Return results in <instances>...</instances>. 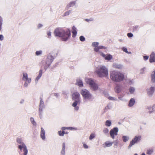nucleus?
Masks as SVG:
<instances>
[{"instance_id": "nucleus-1", "label": "nucleus", "mask_w": 155, "mask_h": 155, "mask_svg": "<svg viewBox=\"0 0 155 155\" xmlns=\"http://www.w3.org/2000/svg\"><path fill=\"white\" fill-rule=\"evenodd\" d=\"M55 36L61 37L64 41H67L71 35L70 31L68 29L63 30L61 28H56L54 31Z\"/></svg>"}, {"instance_id": "nucleus-2", "label": "nucleus", "mask_w": 155, "mask_h": 155, "mask_svg": "<svg viewBox=\"0 0 155 155\" xmlns=\"http://www.w3.org/2000/svg\"><path fill=\"white\" fill-rule=\"evenodd\" d=\"M97 76L100 78H107L108 76V70L107 68L104 65L98 66L95 71Z\"/></svg>"}, {"instance_id": "nucleus-3", "label": "nucleus", "mask_w": 155, "mask_h": 155, "mask_svg": "<svg viewBox=\"0 0 155 155\" xmlns=\"http://www.w3.org/2000/svg\"><path fill=\"white\" fill-rule=\"evenodd\" d=\"M110 78L113 81L119 82L124 79V76L122 73L113 71L110 72Z\"/></svg>"}, {"instance_id": "nucleus-4", "label": "nucleus", "mask_w": 155, "mask_h": 155, "mask_svg": "<svg viewBox=\"0 0 155 155\" xmlns=\"http://www.w3.org/2000/svg\"><path fill=\"white\" fill-rule=\"evenodd\" d=\"M85 81L88 84L91 90L93 91H96L99 89L97 81L91 78H86Z\"/></svg>"}, {"instance_id": "nucleus-5", "label": "nucleus", "mask_w": 155, "mask_h": 155, "mask_svg": "<svg viewBox=\"0 0 155 155\" xmlns=\"http://www.w3.org/2000/svg\"><path fill=\"white\" fill-rule=\"evenodd\" d=\"M80 93L85 100L92 101L94 99L92 94L86 89H82L80 91Z\"/></svg>"}, {"instance_id": "nucleus-6", "label": "nucleus", "mask_w": 155, "mask_h": 155, "mask_svg": "<svg viewBox=\"0 0 155 155\" xmlns=\"http://www.w3.org/2000/svg\"><path fill=\"white\" fill-rule=\"evenodd\" d=\"M17 141L18 143V148L21 151H22V150L27 148V146L21 139L18 138L17 139Z\"/></svg>"}, {"instance_id": "nucleus-7", "label": "nucleus", "mask_w": 155, "mask_h": 155, "mask_svg": "<svg viewBox=\"0 0 155 155\" xmlns=\"http://www.w3.org/2000/svg\"><path fill=\"white\" fill-rule=\"evenodd\" d=\"M141 139V136L139 135L138 136H135L134 138L132 139V140L130 141L129 147H130L134 145L135 143H137L139 142Z\"/></svg>"}, {"instance_id": "nucleus-8", "label": "nucleus", "mask_w": 155, "mask_h": 155, "mask_svg": "<svg viewBox=\"0 0 155 155\" xmlns=\"http://www.w3.org/2000/svg\"><path fill=\"white\" fill-rule=\"evenodd\" d=\"M72 98L74 101H81L80 96L79 93L77 92H74L72 95Z\"/></svg>"}, {"instance_id": "nucleus-9", "label": "nucleus", "mask_w": 155, "mask_h": 155, "mask_svg": "<svg viewBox=\"0 0 155 155\" xmlns=\"http://www.w3.org/2000/svg\"><path fill=\"white\" fill-rule=\"evenodd\" d=\"M118 131V128L117 127H114L113 129L111 130L110 133L111 137L114 139L115 138V136L117 135V132Z\"/></svg>"}, {"instance_id": "nucleus-10", "label": "nucleus", "mask_w": 155, "mask_h": 155, "mask_svg": "<svg viewBox=\"0 0 155 155\" xmlns=\"http://www.w3.org/2000/svg\"><path fill=\"white\" fill-rule=\"evenodd\" d=\"M100 55L104 57L106 60H110L112 58V56L110 54H105L101 52H99Z\"/></svg>"}, {"instance_id": "nucleus-11", "label": "nucleus", "mask_w": 155, "mask_h": 155, "mask_svg": "<svg viewBox=\"0 0 155 155\" xmlns=\"http://www.w3.org/2000/svg\"><path fill=\"white\" fill-rule=\"evenodd\" d=\"M23 75L22 80L25 82H27L28 83H30L31 82V78H28V74L26 72H23Z\"/></svg>"}, {"instance_id": "nucleus-12", "label": "nucleus", "mask_w": 155, "mask_h": 155, "mask_svg": "<svg viewBox=\"0 0 155 155\" xmlns=\"http://www.w3.org/2000/svg\"><path fill=\"white\" fill-rule=\"evenodd\" d=\"M44 107V105L43 101L42 99H41L40 105L39 106V111L40 113V117L41 118L42 113V109Z\"/></svg>"}, {"instance_id": "nucleus-13", "label": "nucleus", "mask_w": 155, "mask_h": 155, "mask_svg": "<svg viewBox=\"0 0 155 155\" xmlns=\"http://www.w3.org/2000/svg\"><path fill=\"white\" fill-rule=\"evenodd\" d=\"M155 91V87H151L147 89V91L148 95L149 96H151Z\"/></svg>"}, {"instance_id": "nucleus-14", "label": "nucleus", "mask_w": 155, "mask_h": 155, "mask_svg": "<svg viewBox=\"0 0 155 155\" xmlns=\"http://www.w3.org/2000/svg\"><path fill=\"white\" fill-rule=\"evenodd\" d=\"M81 102L80 101H74L72 103V106L74 107V110L77 111L79 108V107L78 105H79Z\"/></svg>"}, {"instance_id": "nucleus-15", "label": "nucleus", "mask_w": 155, "mask_h": 155, "mask_svg": "<svg viewBox=\"0 0 155 155\" xmlns=\"http://www.w3.org/2000/svg\"><path fill=\"white\" fill-rule=\"evenodd\" d=\"M113 143V142H111L109 141H106L103 144V146L104 148L109 147L112 146Z\"/></svg>"}, {"instance_id": "nucleus-16", "label": "nucleus", "mask_w": 155, "mask_h": 155, "mask_svg": "<svg viewBox=\"0 0 155 155\" xmlns=\"http://www.w3.org/2000/svg\"><path fill=\"white\" fill-rule=\"evenodd\" d=\"M45 130L42 127L41 128V131L40 132V136L41 138L43 140H45Z\"/></svg>"}, {"instance_id": "nucleus-17", "label": "nucleus", "mask_w": 155, "mask_h": 155, "mask_svg": "<svg viewBox=\"0 0 155 155\" xmlns=\"http://www.w3.org/2000/svg\"><path fill=\"white\" fill-rule=\"evenodd\" d=\"M150 62L151 63L155 62V54L154 52H152L150 55Z\"/></svg>"}, {"instance_id": "nucleus-18", "label": "nucleus", "mask_w": 155, "mask_h": 155, "mask_svg": "<svg viewBox=\"0 0 155 155\" xmlns=\"http://www.w3.org/2000/svg\"><path fill=\"white\" fill-rule=\"evenodd\" d=\"M135 103V100L134 98H131L129 101L128 106L129 107H132L134 106Z\"/></svg>"}, {"instance_id": "nucleus-19", "label": "nucleus", "mask_w": 155, "mask_h": 155, "mask_svg": "<svg viewBox=\"0 0 155 155\" xmlns=\"http://www.w3.org/2000/svg\"><path fill=\"white\" fill-rule=\"evenodd\" d=\"M114 90L116 93H119L121 91V86L119 84L117 85L115 87Z\"/></svg>"}, {"instance_id": "nucleus-20", "label": "nucleus", "mask_w": 155, "mask_h": 155, "mask_svg": "<svg viewBox=\"0 0 155 155\" xmlns=\"http://www.w3.org/2000/svg\"><path fill=\"white\" fill-rule=\"evenodd\" d=\"M72 33L73 34L72 36L73 37H75L76 36L77 34V31L76 28L73 26L72 28Z\"/></svg>"}, {"instance_id": "nucleus-21", "label": "nucleus", "mask_w": 155, "mask_h": 155, "mask_svg": "<svg viewBox=\"0 0 155 155\" xmlns=\"http://www.w3.org/2000/svg\"><path fill=\"white\" fill-rule=\"evenodd\" d=\"M42 70H40L39 71V74L38 76L36 77L35 79V82L36 83H37L38 82V80L40 79V78L42 76Z\"/></svg>"}, {"instance_id": "nucleus-22", "label": "nucleus", "mask_w": 155, "mask_h": 155, "mask_svg": "<svg viewBox=\"0 0 155 155\" xmlns=\"http://www.w3.org/2000/svg\"><path fill=\"white\" fill-rule=\"evenodd\" d=\"M99 45V43L98 42H94L92 43V46L94 47V51H97L98 45Z\"/></svg>"}, {"instance_id": "nucleus-23", "label": "nucleus", "mask_w": 155, "mask_h": 155, "mask_svg": "<svg viewBox=\"0 0 155 155\" xmlns=\"http://www.w3.org/2000/svg\"><path fill=\"white\" fill-rule=\"evenodd\" d=\"M114 68L118 69H121L123 67V66L121 64L114 63L113 64Z\"/></svg>"}, {"instance_id": "nucleus-24", "label": "nucleus", "mask_w": 155, "mask_h": 155, "mask_svg": "<svg viewBox=\"0 0 155 155\" xmlns=\"http://www.w3.org/2000/svg\"><path fill=\"white\" fill-rule=\"evenodd\" d=\"M76 2L75 1H73L71 2L66 6V8L67 9H68L69 8L72 7L74 6Z\"/></svg>"}, {"instance_id": "nucleus-25", "label": "nucleus", "mask_w": 155, "mask_h": 155, "mask_svg": "<svg viewBox=\"0 0 155 155\" xmlns=\"http://www.w3.org/2000/svg\"><path fill=\"white\" fill-rule=\"evenodd\" d=\"M76 84L80 87H82L83 86L82 81L80 79H78L77 80Z\"/></svg>"}, {"instance_id": "nucleus-26", "label": "nucleus", "mask_w": 155, "mask_h": 155, "mask_svg": "<svg viewBox=\"0 0 155 155\" xmlns=\"http://www.w3.org/2000/svg\"><path fill=\"white\" fill-rule=\"evenodd\" d=\"M151 81L153 83L155 82V71H153L151 75Z\"/></svg>"}, {"instance_id": "nucleus-27", "label": "nucleus", "mask_w": 155, "mask_h": 155, "mask_svg": "<svg viewBox=\"0 0 155 155\" xmlns=\"http://www.w3.org/2000/svg\"><path fill=\"white\" fill-rule=\"evenodd\" d=\"M21 152H23V153L21 154V155H27L28 152L27 148L22 150Z\"/></svg>"}, {"instance_id": "nucleus-28", "label": "nucleus", "mask_w": 155, "mask_h": 155, "mask_svg": "<svg viewBox=\"0 0 155 155\" xmlns=\"http://www.w3.org/2000/svg\"><path fill=\"white\" fill-rule=\"evenodd\" d=\"M111 124V121L110 120H107L105 122V125L106 127H110Z\"/></svg>"}, {"instance_id": "nucleus-29", "label": "nucleus", "mask_w": 155, "mask_h": 155, "mask_svg": "<svg viewBox=\"0 0 155 155\" xmlns=\"http://www.w3.org/2000/svg\"><path fill=\"white\" fill-rule=\"evenodd\" d=\"M122 139L124 142H126L129 140V137L127 136H124L122 137Z\"/></svg>"}, {"instance_id": "nucleus-30", "label": "nucleus", "mask_w": 155, "mask_h": 155, "mask_svg": "<svg viewBox=\"0 0 155 155\" xmlns=\"http://www.w3.org/2000/svg\"><path fill=\"white\" fill-rule=\"evenodd\" d=\"M52 60L51 59L47 58L46 61V63L49 66L51 63Z\"/></svg>"}, {"instance_id": "nucleus-31", "label": "nucleus", "mask_w": 155, "mask_h": 155, "mask_svg": "<svg viewBox=\"0 0 155 155\" xmlns=\"http://www.w3.org/2000/svg\"><path fill=\"white\" fill-rule=\"evenodd\" d=\"M129 91L131 94H133L135 91V88L133 87H130L129 89Z\"/></svg>"}, {"instance_id": "nucleus-32", "label": "nucleus", "mask_w": 155, "mask_h": 155, "mask_svg": "<svg viewBox=\"0 0 155 155\" xmlns=\"http://www.w3.org/2000/svg\"><path fill=\"white\" fill-rule=\"evenodd\" d=\"M109 131V130L107 128H104L103 129V131L104 133L105 134H108Z\"/></svg>"}, {"instance_id": "nucleus-33", "label": "nucleus", "mask_w": 155, "mask_h": 155, "mask_svg": "<svg viewBox=\"0 0 155 155\" xmlns=\"http://www.w3.org/2000/svg\"><path fill=\"white\" fill-rule=\"evenodd\" d=\"M30 120H31V123H32V124L36 126V123L34 119L33 118H32V117L31 118H30Z\"/></svg>"}, {"instance_id": "nucleus-34", "label": "nucleus", "mask_w": 155, "mask_h": 155, "mask_svg": "<svg viewBox=\"0 0 155 155\" xmlns=\"http://www.w3.org/2000/svg\"><path fill=\"white\" fill-rule=\"evenodd\" d=\"M122 49L127 54H130L131 53L130 52H129L128 51L127 48L125 47H123L122 48Z\"/></svg>"}, {"instance_id": "nucleus-35", "label": "nucleus", "mask_w": 155, "mask_h": 155, "mask_svg": "<svg viewBox=\"0 0 155 155\" xmlns=\"http://www.w3.org/2000/svg\"><path fill=\"white\" fill-rule=\"evenodd\" d=\"M145 68H146L145 67L141 68L140 70V74H144V71Z\"/></svg>"}, {"instance_id": "nucleus-36", "label": "nucleus", "mask_w": 155, "mask_h": 155, "mask_svg": "<svg viewBox=\"0 0 155 155\" xmlns=\"http://www.w3.org/2000/svg\"><path fill=\"white\" fill-rule=\"evenodd\" d=\"M106 48V47H104L102 46H98V47L97 51H96V52H99H99H100V51H99V49H105Z\"/></svg>"}, {"instance_id": "nucleus-37", "label": "nucleus", "mask_w": 155, "mask_h": 155, "mask_svg": "<svg viewBox=\"0 0 155 155\" xmlns=\"http://www.w3.org/2000/svg\"><path fill=\"white\" fill-rule=\"evenodd\" d=\"M71 10H69L68 11L66 12L64 14V16H66L69 15V14L71 12Z\"/></svg>"}, {"instance_id": "nucleus-38", "label": "nucleus", "mask_w": 155, "mask_h": 155, "mask_svg": "<svg viewBox=\"0 0 155 155\" xmlns=\"http://www.w3.org/2000/svg\"><path fill=\"white\" fill-rule=\"evenodd\" d=\"M95 137V135L93 134H91L90 135L89 137V140H92Z\"/></svg>"}, {"instance_id": "nucleus-39", "label": "nucleus", "mask_w": 155, "mask_h": 155, "mask_svg": "<svg viewBox=\"0 0 155 155\" xmlns=\"http://www.w3.org/2000/svg\"><path fill=\"white\" fill-rule=\"evenodd\" d=\"M3 19L0 16V31L2 29V24Z\"/></svg>"}, {"instance_id": "nucleus-40", "label": "nucleus", "mask_w": 155, "mask_h": 155, "mask_svg": "<svg viewBox=\"0 0 155 155\" xmlns=\"http://www.w3.org/2000/svg\"><path fill=\"white\" fill-rule=\"evenodd\" d=\"M42 53V51H37L35 52L36 55L37 56L41 54Z\"/></svg>"}, {"instance_id": "nucleus-41", "label": "nucleus", "mask_w": 155, "mask_h": 155, "mask_svg": "<svg viewBox=\"0 0 155 155\" xmlns=\"http://www.w3.org/2000/svg\"><path fill=\"white\" fill-rule=\"evenodd\" d=\"M108 99L110 100H112V101H117V99L116 97H108Z\"/></svg>"}, {"instance_id": "nucleus-42", "label": "nucleus", "mask_w": 155, "mask_h": 155, "mask_svg": "<svg viewBox=\"0 0 155 155\" xmlns=\"http://www.w3.org/2000/svg\"><path fill=\"white\" fill-rule=\"evenodd\" d=\"M80 40L81 41H85V38L83 36H81L80 37Z\"/></svg>"}, {"instance_id": "nucleus-43", "label": "nucleus", "mask_w": 155, "mask_h": 155, "mask_svg": "<svg viewBox=\"0 0 155 155\" xmlns=\"http://www.w3.org/2000/svg\"><path fill=\"white\" fill-rule=\"evenodd\" d=\"M155 105L153 106L152 107V110H150L149 111L150 113H151L155 111Z\"/></svg>"}, {"instance_id": "nucleus-44", "label": "nucleus", "mask_w": 155, "mask_h": 155, "mask_svg": "<svg viewBox=\"0 0 155 155\" xmlns=\"http://www.w3.org/2000/svg\"><path fill=\"white\" fill-rule=\"evenodd\" d=\"M153 152V150L152 149H149L147 150V153L148 154H151Z\"/></svg>"}, {"instance_id": "nucleus-45", "label": "nucleus", "mask_w": 155, "mask_h": 155, "mask_svg": "<svg viewBox=\"0 0 155 155\" xmlns=\"http://www.w3.org/2000/svg\"><path fill=\"white\" fill-rule=\"evenodd\" d=\"M127 36L129 38H131L133 37V35L131 33H129L127 34Z\"/></svg>"}, {"instance_id": "nucleus-46", "label": "nucleus", "mask_w": 155, "mask_h": 155, "mask_svg": "<svg viewBox=\"0 0 155 155\" xmlns=\"http://www.w3.org/2000/svg\"><path fill=\"white\" fill-rule=\"evenodd\" d=\"M68 130H77V128L76 127H68Z\"/></svg>"}, {"instance_id": "nucleus-47", "label": "nucleus", "mask_w": 155, "mask_h": 155, "mask_svg": "<svg viewBox=\"0 0 155 155\" xmlns=\"http://www.w3.org/2000/svg\"><path fill=\"white\" fill-rule=\"evenodd\" d=\"M83 147L84 148L87 149L88 148V146L86 144H85L84 143H83Z\"/></svg>"}, {"instance_id": "nucleus-48", "label": "nucleus", "mask_w": 155, "mask_h": 155, "mask_svg": "<svg viewBox=\"0 0 155 155\" xmlns=\"http://www.w3.org/2000/svg\"><path fill=\"white\" fill-rule=\"evenodd\" d=\"M51 32L50 31H48L47 32V34L48 35V38H49L51 37Z\"/></svg>"}, {"instance_id": "nucleus-49", "label": "nucleus", "mask_w": 155, "mask_h": 155, "mask_svg": "<svg viewBox=\"0 0 155 155\" xmlns=\"http://www.w3.org/2000/svg\"><path fill=\"white\" fill-rule=\"evenodd\" d=\"M58 134L60 136H63L64 134V133H62L61 131H59L58 132Z\"/></svg>"}, {"instance_id": "nucleus-50", "label": "nucleus", "mask_w": 155, "mask_h": 155, "mask_svg": "<svg viewBox=\"0 0 155 155\" xmlns=\"http://www.w3.org/2000/svg\"><path fill=\"white\" fill-rule=\"evenodd\" d=\"M93 20H94L93 18H90L89 19H85V21L87 22H88L89 21H93Z\"/></svg>"}, {"instance_id": "nucleus-51", "label": "nucleus", "mask_w": 155, "mask_h": 155, "mask_svg": "<svg viewBox=\"0 0 155 155\" xmlns=\"http://www.w3.org/2000/svg\"><path fill=\"white\" fill-rule=\"evenodd\" d=\"M61 153L62 155H65V149H62Z\"/></svg>"}, {"instance_id": "nucleus-52", "label": "nucleus", "mask_w": 155, "mask_h": 155, "mask_svg": "<svg viewBox=\"0 0 155 155\" xmlns=\"http://www.w3.org/2000/svg\"><path fill=\"white\" fill-rule=\"evenodd\" d=\"M143 59L145 60H147L149 58V57L147 56H143Z\"/></svg>"}, {"instance_id": "nucleus-53", "label": "nucleus", "mask_w": 155, "mask_h": 155, "mask_svg": "<svg viewBox=\"0 0 155 155\" xmlns=\"http://www.w3.org/2000/svg\"><path fill=\"white\" fill-rule=\"evenodd\" d=\"M4 37L2 35H0V40L2 41L3 40Z\"/></svg>"}, {"instance_id": "nucleus-54", "label": "nucleus", "mask_w": 155, "mask_h": 155, "mask_svg": "<svg viewBox=\"0 0 155 155\" xmlns=\"http://www.w3.org/2000/svg\"><path fill=\"white\" fill-rule=\"evenodd\" d=\"M28 83L27 82H26L24 84V86L25 87H27L28 86Z\"/></svg>"}, {"instance_id": "nucleus-55", "label": "nucleus", "mask_w": 155, "mask_h": 155, "mask_svg": "<svg viewBox=\"0 0 155 155\" xmlns=\"http://www.w3.org/2000/svg\"><path fill=\"white\" fill-rule=\"evenodd\" d=\"M65 143L64 142L62 144V149H65Z\"/></svg>"}, {"instance_id": "nucleus-56", "label": "nucleus", "mask_w": 155, "mask_h": 155, "mask_svg": "<svg viewBox=\"0 0 155 155\" xmlns=\"http://www.w3.org/2000/svg\"><path fill=\"white\" fill-rule=\"evenodd\" d=\"M43 25L42 24H39L38 25V28H41L42 26Z\"/></svg>"}, {"instance_id": "nucleus-57", "label": "nucleus", "mask_w": 155, "mask_h": 155, "mask_svg": "<svg viewBox=\"0 0 155 155\" xmlns=\"http://www.w3.org/2000/svg\"><path fill=\"white\" fill-rule=\"evenodd\" d=\"M124 96H121V95L119 97H118L119 99H120V100L121 101H123V99L122 98V97H123Z\"/></svg>"}, {"instance_id": "nucleus-58", "label": "nucleus", "mask_w": 155, "mask_h": 155, "mask_svg": "<svg viewBox=\"0 0 155 155\" xmlns=\"http://www.w3.org/2000/svg\"><path fill=\"white\" fill-rule=\"evenodd\" d=\"M61 129L62 130H64L66 129L68 130V127H63L61 128Z\"/></svg>"}, {"instance_id": "nucleus-59", "label": "nucleus", "mask_w": 155, "mask_h": 155, "mask_svg": "<svg viewBox=\"0 0 155 155\" xmlns=\"http://www.w3.org/2000/svg\"><path fill=\"white\" fill-rule=\"evenodd\" d=\"M24 100H21L20 102V103L21 104H22L24 103Z\"/></svg>"}, {"instance_id": "nucleus-60", "label": "nucleus", "mask_w": 155, "mask_h": 155, "mask_svg": "<svg viewBox=\"0 0 155 155\" xmlns=\"http://www.w3.org/2000/svg\"><path fill=\"white\" fill-rule=\"evenodd\" d=\"M114 145H115V146H117V143H115V144H114Z\"/></svg>"}, {"instance_id": "nucleus-61", "label": "nucleus", "mask_w": 155, "mask_h": 155, "mask_svg": "<svg viewBox=\"0 0 155 155\" xmlns=\"http://www.w3.org/2000/svg\"><path fill=\"white\" fill-rule=\"evenodd\" d=\"M141 155H145V153H142Z\"/></svg>"}, {"instance_id": "nucleus-62", "label": "nucleus", "mask_w": 155, "mask_h": 155, "mask_svg": "<svg viewBox=\"0 0 155 155\" xmlns=\"http://www.w3.org/2000/svg\"><path fill=\"white\" fill-rule=\"evenodd\" d=\"M122 41V40H121V39H120V40H119V41Z\"/></svg>"}, {"instance_id": "nucleus-63", "label": "nucleus", "mask_w": 155, "mask_h": 155, "mask_svg": "<svg viewBox=\"0 0 155 155\" xmlns=\"http://www.w3.org/2000/svg\"><path fill=\"white\" fill-rule=\"evenodd\" d=\"M62 133H64V134H65L64 132V131H63L62 132Z\"/></svg>"}, {"instance_id": "nucleus-64", "label": "nucleus", "mask_w": 155, "mask_h": 155, "mask_svg": "<svg viewBox=\"0 0 155 155\" xmlns=\"http://www.w3.org/2000/svg\"><path fill=\"white\" fill-rule=\"evenodd\" d=\"M134 155H137V153H135V154H134Z\"/></svg>"}]
</instances>
